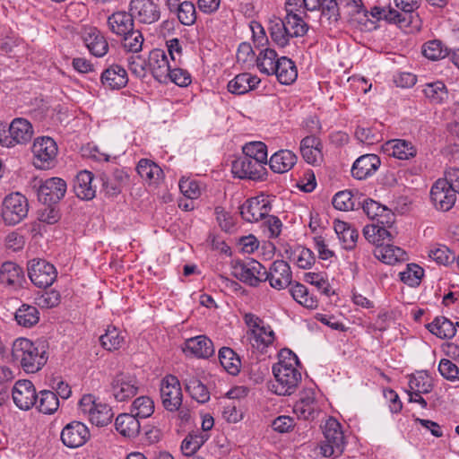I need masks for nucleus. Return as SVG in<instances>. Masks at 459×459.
Instances as JSON below:
<instances>
[{
    "instance_id": "1",
    "label": "nucleus",
    "mask_w": 459,
    "mask_h": 459,
    "mask_svg": "<svg viewBox=\"0 0 459 459\" xmlns=\"http://www.w3.org/2000/svg\"><path fill=\"white\" fill-rule=\"evenodd\" d=\"M45 351L39 348L29 339L18 338L13 343L12 357L26 373L38 372L47 361Z\"/></svg>"
},
{
    "instance_id": "2",
    "label": "nucleus",
    "mask_w": 459,
    "mask_h": 459,
    "mask_svg": "<svg viewBox=\"0 0 459 459\" xmlns=\"http://www.w3.org/2000/svg\"><path fill=\"white\" fill-rule=\"evenodd\" d=\"M325 441L320 445V451L325 457H337L344 450V436L341 424L333 418H329L324 426Z\"/></svg>"
},
{
    "instance_id": "3",
    "label": "nucleus",
    "mask_w": 459,
    "mask_h": 459,
    "mask_svg": "<svg viewBox=\"0 0 459 459\" xmlns=\"http://www.w3.org/2000/svg\"><path fill=\"white\" fill-rule=\"evenodd\" d=\"M273 373L275 381L271 384V390L278 395L292 394L301 382V373L297 368L273 366Z\"/></svg>"
},
{
    "instance_id": "4",
    "label": "nucleus",
    "mask_w": 459,
    "mask_h": 459,
    "mask_svg": "<svg viewBox=\"0 0 459 459\" xmlns=\"http://www.w3.org/2000/svg\"><path fill=\"white\" fill-rule=\"evenodd\" d=\"M233 275L242 282L256 287L264 281L265 267L256 260H232Z\"/></svg>"
},
{
    "instance_id": "5",
    "label": "nucleus",
    "mask_w": 459,
    "mask_h": 459,
    "mask_svg": "<svg viewBox=\"0 0 459 459\" xmlns=\"http://www.w3.org/2000/svg\"><path fill=\"white\" fill-rule=\"evenodd\" d=\"M32 153L34 166L37 169H48L56 163L57 145L51 137H39L33 143Z\"/></svg>"
},
{
    "instance_id": "6",
    "label": "nucleus",
    "mask_w": 459,
    "mask_h": 459,
    "mask_svg": "<svg viewBox=\"0 0 459 459\" xmlns=\"http://www.w3.org/2000/svg\"><path fill=\"white\" fill-rule=\"evenodd\" d=\"M28 211L27 198L19 193L11 194L4 199L2 217L7 225L20 223L27 216Z\"/></svg>"
},
{
    "instance_id": "7",
    "label": "nucleus",
    "mask_w": 459,
    "mask_h": 459,
    "mask_svg": "<svg viewBox=\"0 0 459 459\" xmlns=\"http://www.w3.org/2000/svg\"><path fill=\"white\" fill-rule=\"evenodd\" d=\"M28 275L38 288L46 289L53 284L57 276L55 266L43 259H33L28 263Z\"/></svg>"
},
{
    "instance_id": "8",
    "label": "nucleus",
    "mask_w": 459,
    "mask_h": 459,
    "mask_svg": "<svg viewBox=\"0 0 459 459\" xmlns=\"http://www.w3.org/2000/svg\"><path fill=\"white\" fill-rule=\"evenodd\" d=\"M160 398L164 408L177 411L182 404V390L179 380L172 375L166 376L160 384Z\"/></svg>"
},
{
    "instance_id": "9",
    "label": "nucleus",
    "mask_w": 459,
    "mask_h": 459,
    "mask_svg": "<svg viewBox=\"0 0 459 459\" xmlns=\"http://www.w3.org/2000/svg\"><path fill=\"white\" fill-rule=\"evenodd\" d=\"M66 183L60 178L40 180L38 186V198L43 204H56L65 195Z\"/></svg>"
},
{
    "instance_id": "10",
    "label": "nucleus",
    "mask_w": 459,
    "mask_h": 459,
    "mask_svg": "<svg viewBox=\"0 0 459 459\" xmlns=\"http://www.w3.org/2000/svg\"><path fill=\"white\" fill-rule=\"evenodd\" d=\"M139 385L134 376L126 373L117 374L111 382V392L117 402H125L138 393Z\"/></svg>"
},
{
    "instance_id": "11",
    "label": "nucleus",
    "mask_w": 459,
    "mask_h": 459,
    "mask_svg": "<svg viewBox=\"0 0 459 459\" xmlns=\"http://www.w3.org/2000/svg\"><path fill=\"white\" fill-rule=\"evenodd\" d=\"M265 163L248 157H239L232 163V172L239 178L262 180L266 174Z\"/></svg>"
},
{
    "instance_id": "12",
    "label": "nucleus",
    "mask_w": 459,
    "mask_h": 459,
    "mask_svg": "<svg viewBox=\"0 0 459 459\" xmlns=\"http://www.w3.org/2000/svg\"><path fill=\"white\" fill-rule=\"evenodd\" d=\"M15 405L23 411L30 409L37 404L38 394L32 382L27 379L18 380L12 391Z\"/></svg>"
},
{
    "instance_id": "13",
    "label": "nucleus",
    "mask_w": 459,
    "mask_h": 459,
    "mask_svg": "<svg viewBox=\"0 0 459 459\" xmlns=\"http://www.w3.org/2000/svg\"><path fill=\"white\" fill-rule=\"evenodd\" d=\"M430 199L437 210L447 212L455 205L456 195L449 187L447 181L439 178L431 187Z\"/></svg>"
},
{
    "instance_id": "14",
    "label": "nucleus",
    "mask_w": 459,
    "mask_h": 459,
    "mask_svg": "<svg viewBox=\"0 0 459 459\" xmlns=\"http://www.w3.org/2000/svg\"><path fill=\"white\" fill-rule=\"evenodd\" d=\"M271 208L264 196L252 197L240 206V214L246 221L257 222L268 215Z\"/></svg>"
},
{
    "instance_id": "15",
    "label": "nucleus",
    "mask_w": 459,
    "mask_h": 459,
    "mask_svg": "<svg viewBox=\"0 0 459 459\" xmlns=\"http://www.w3.org/2000/svg\"><path fill=\"white\" fill-rule=\"evenodd\" d=\"M129 11L140 22L152 24L160 17V7L152 0H131Z\"/></svg>"
},
{
    "instance_id": "16",
    "label": "nucleus",
    "mask_w": 459,
    "mask_h": 459,
    "mask_svg": "<svg viewBox=\"0 0 459 459\" xmlns=\"http://www.w3.org/2000/svg\"><path fill=\"white\" fill-rule=\"evenodd\" d=\"M292 273L289 264L283 260L274 261L269 272L265 270L264 281H269L270 285L277 290H282L290 285Z\"/></svg>"
},
{
    "instance_id": "17",
    "label": "nucleus",
    "mask_w": 459,
    "mask_h": 459,
    "mask_svg": "<svg viewBox=\"0 0 459 459\" xmlns=\"http://www.w3.org/2000/svg\"><path fill=\"white\" fill-rule=\"evenodd\" d=\"M90 438V431L85 424L73 421L67 424L61 432L63 444L70 448L82 446Z\"/></svg>"
},
{
    "instance_id": "18",
    "label": "nucleus",
    "mask_w": 459,
    "mask_h": 459,
    "mask_svg": "<svg viewBox=\"0 0 459 459\" xmlns=\"http://www.w3.org/2000/svg\"><path fill=\"white\" fill-rule=\"evenodd\" d=\"M107 25L111 33L117 37L127 35L134 28V14L126 11H117L107 19Z\"/></svg>"
},
{
    "instance_id": "19",
    "label": "nucleus",
    "mask_w": 459,
    "mask_h": 459,
    "mask_svg": "<svg viewBox=\"0 0 459 459\" xmlns=\"http://www.w3.org/2000/svg\"><path fill=\"white\" fill-rule=\"evenodd\" d=\"M380 164V158L376 154L361 155L354 161L351 175L359 180L366 179L378 169Z\"/></svg>"
},
{
    "instance_id": "20",
    "label": "nucleus",
    "mask_w": 459,
    "mask_h": 459,
    "mask_svg": "<svg viewBox=\"0 0 459 459\" xmlns=\"http://www.w3.org/2000/svg\"><path fill=\"white\" fill-rule=\"evenodd\" d=\"M149 65L153 77L160 82H167L171 66L163 49L155 48L150 52Z\"/></svg>"
},
{
    "instance_id": "21",
    "label": "nucleus",
    "mask_w": 459,
    "mask_h": 459,
    "mask_svg": "<svg viewBox=\"0 0 459 459\" xmlns=\"http://www.w3.org/2000/svg\"><path fill=\"white\" fill-rule=\"evenodd\" d=\"M183 351L196 358L208 359L214 354L212 342L205 335L189 338L185 342Z\"/></svg>"
},
{
    "instance_id": "22",
    "label": "nucleus",
    "mask_w": 459,
    "mask_h": 459,
    "mask_svg": "<svg viewBox=\"0 0 459 459\" xmlns=\"http://www.w3.org/2000/svg\"><path fill=\"white\" fill-rule=\"evenodd\" d=\"M100 81L105 88L120 90L128 82L127 73L122 66L113 65L102 72Z\"/></svg>"
},
{
    "instance_id": "23",
    "label": "nucleus",
    "mask_w": 459,
    "mask_h": 459,
    "mask_svg": "<svg viewBox=\"0 0 459 459\" xmlns=\"http://www.w3.org/2000/svg\"><path fill=\"white\" fill-rule=\"evenodd\" d=\"M83 41L90 53L97 57L104 56L108 51V43L106 37L95 27L85 31Z\"/></svg>"
},
{
    "instance_id": "24",
    "label": "nucleus",
    "mask_w": 459,
    "mask_h": 459,
    "mask_svg": "<svg viewBox=\"0 0 459 459\" xmlns=\"http://www.w3.org/2000/svg\"><path fill=\"white\" fill-rule=\"evenodd\" d=\"M102 186L107 195L117 196L122 191V187L128 181V175L120 169H116L110 175L102 174L100 176Z\"/></svg>"
},
{
    "instance_id": "25",
    "label": "nucleus",
    "mask_w": 459,
    "mask_h": 459,
    "mask_svg": "<svg viewBox=\"0 0 459 459\" xmlns=\"http://www.w3.org/2000/svg\"><path fill=\"white\" fill-rule=\"evenodd\" d=\"M273 74L276 75L281 84L289 85L297 79V67L291 59L281 56L277 58Z\"/></svg>"
},
{
    "instance_id": "26",
    "label": "nucleus",
    "mask_w": 459,
    "mask_h": 459,
    "mask_svg": "<svg viewBox=\"0 0 459 459\" xmlns=\"http://www.w3.org/2000/svg\"><path fill=\"white\" fill-rule=\"evenodd\" d=\"M93 174L88 170L80 171L74 184L75 195L82 200H91L95 197L96 190L91 186Z\"/></svg>"
},
{
    "instance_id": "27",
    "label": "nucleus",
    "mask_w": 459,
    "mask_h": 459,
    "mask_svg": "<svg viewBox=\"0 0 459 459\" xmlns=\"http://www.w3.org/2000/svg\"><path fill=\"white\" fill-rule=\"evenodd\" d=\"M260 82L257 76L249 73H242L229 82L228 90L233 94L242 95L255 89Z\"/></svg>"
},
{
    "instance_id": "28",
    "label": "nucleus",
    "mask_w": 459,
    "mask_h": 459,
    "mask_svg": "<svg viewBox=\"0 0 459 459\" xmlns=\"http://www.w3.org/2000/svg\"><path fill=\"white\" fill-rule=\"evenodd\" d=\"M116 429L126 437H135L140 433V422L133 413L119 414L115 421Z\"/></svg>"
},
{
    "instance_id": "29",
    "label": "nucleus",
    "mask_w": 459,
    "mask_h": 459,
    "mask_svg": "<svg viewBox=\"0 0 459 459\" xmlns=\"http://www.w3.org/2000/svg\"><path fill=\"white\" fill-rule=\"evenodd\" d=\"M321 143L315 136H307L300 143V152L309 164H318L322 160Z\"/></svg>"
},
{
    "instance_id": "30",
    "label": "nucleus",
    "mask_w": 459,
    "mask_h": 459,
    "mask_svg": "<svg viewBox=\"0 0 459 459\" xmlns=\"http://www.w3.org/2000/svg\"><path fill=\"white\" fill-rule=\"evenodd\" d=\"M297 162V156L289 150H281L272 155L269 160L271 169L275 173L289 171Z\"/></svg>"
},
{
    "instance_id": "31",
    "label": "nucleus",
    "mask_w": 459,
    "mask_h": 459,
    "mask_svg": "<svg viewBox=\"0 0 459 459\" xmlns=\"http://www.w3.org/2000/svg\"><path fill=\"white\" fill-rule=\"evenodd\" d=\"M375 256L387 264H394L397 262L406 260V253L399 247L391 244H381L374 251Z\"/></svg>"
},
{
    "instance_id": "32",
    "label": "nucleus",
    "mask_w": 459,
    "mask_h": 459,
    "mask_svg": "<svg viewBox=\"0 0 459 459\" xmlns=\"http://www.w3.org/2000/svg\"><path fill=\"white\" fill-rule=\"evenodd\" d=\"M386 151L389 154L399 160H409L416 156L417 149L409 141L394 139L386 143Z\"/></svg>"
},
{
    "instance_id": "33",
    "label": "nucleus",
    "mask_w": 459,
    "mask_h": 459,
    "mask_svg": "<svg viewBox=\"0 0 459 459\" xmlns=\"http://www.w3.org/2000/svg\"><path fill=\"white\" fill-rule=\"evenodd\" d=\"M426 327L431 333L440 339H450L456 333L455 325L445 316H437Z\"/></svg>"
},
{
    "instance_id": "34",
    "label": "nucleus",
    "mask_w": 459,
    "mask_h": 459,
    "mask_svg": "<svg viewBox=\"0 0 459 459\" xmlns=\"http://www.w3.org/2000/svg\"><path fill=\"white\" fill-rule=\"evenodd\" d=\"M247 334L252 346L261 351H264L274 341V333L270 327L261 326L251 329Z\"/></svg>"
},
{
    "instance_id": "35",
    "label": "nucleus",
    "mask_w": 459,
    "mask_h": 459,
    "mask_svg": "<svg viewBox=\"0 0 459 459\" xmlns=\"http://www.w3.org/2000/svg\"><path fill=\"white\" fill-rule=\"evenodd\" d=\"M23 280L22 269L13 262H5L0 268V281L10 286H19Z\"/></svg>"
},
{
    "instance_id": "36",
    "label": "nucleus",
    "mask_w": 459,
    "mask_h": 459,
    "mask_svg": "<svg viewBox=\"0 0 459 459\" xmlns=\"http://www.w3.org/2000/svg\"><path fill=\"white\" fill-rule=\"evenodd\" d=\"M316 400L314 393L311 390L305 391L301 394L299 400L294 405V412L298 417L304 420L314 418Z\"/></svg>"
},
{
    "instance_id": "37",
    "label": "nucleus",
    "mask_w": 459,
    "mask_h": 459,
    "mask_svg": "<svg viewBox=\"0 0 459 459\" xmlns=\"http://www.w3.org/2000/svg\"><path fill=\"white\" fill-rule=\"evenodd\" d=\"M186 390L191 397L200 403H204L210 399V393L205 385L197 377H189L184 380Z\"/></svg>"
},
{
    "instance_id": "38",
    "label": "nucleus",
    "mask_w": 459,
    "mask_h": 459,
    "mask_svg": "<svg viewBox=\"0 0 459 459\" xmlns=\"http://www.w3.org/2000/svg\"><path fill=\"white\" fill-rule=\"evenodd\" d=\"M15 320L18 325L30 328L39 320V312L34 306L23 304L15 312Z\"/></svg>"
},
{
    "instance_id": "39",
    "label": "nucleus",
    "mask_w": 459,
    "mask_h": 459,
    "mask_svg": "<svg viewBox=\"0 0 459 459\" xmlns=\"http://www.w3.org/2000/svg\"><path fill=\"white\" fill-rule=\"evenodd\" d=\"M281 22H284L286 29L289 30V36L291 38L303 37L308 30V25L296 13H286L285 18Z\"/></svg>"
},
{
    "instance_id": "40",
    "label": "nucleus",
    "mask_w": 459,
    "mask_h": 459,
    "mask_svg": "<svg viewBox=\"0 0 459 459\" xmlns=\"http://www.w3.org/2000/svg\"><path fill=\"white\" fill-rule=\"evenodd\" d=\"M114 417L111 407L101 402H99L92 411L88 415L91 422L96 426H107Z\"/></svg>"
},
{
    "instance_id": "41",
    "label": "nucleus",
    "mask_w": 459,
    "mask_h": 459,
    "mask_svg": "<svg viewBox=\"0 0 459 459\" xmlns=\"http://www.w3.org/2000/svg\"><path fill=\"white\" fill-rule=\"evenodd\" d=\"M423 92L431 104H442L448 98L447 89L440 81L427 83Z\"/></svg>"
},
{
    "instance_id": "42",
    "label": "nucleus",
    "mask_w": 459,
    "mask_h": 459,
    "mask_svg": "<svg viewBox=\"0 0 459 459\" xmlns=\"http://www.w3.org/2000/svg\"><path fill=\"white\" fill-rule=\"evenodd\" d=\"M289 291L292 298L305 307L310 309L317 307V299L315 296L310 295L307 289L303 284L297 282L292 285Z\"/></svg>"
},
{
    "instance_id": "43",
    "label": "nucleus",
    "mask_w": 459,
    "mask_h": 459,
    "mask_svg": "<svg viewBox=\"0 0 459 459\" xmlns=\"http://www.w3.org/2000/svg\"><path fill=\"white\" fill-rule=\"evenodd\" d=\"M421 53L426 58L436 61L446 57L448 48L441 40L431 39L422 45Z\"/></svg>"
},
{
    "instance_id": "44",
    "label": "nucleus",
    "mask_w": 459,
    "mask_h": 459,
    "mask_svg": "<svg viewBox=\"0 0 459 459\" xmlns=\"http://www.w3.org/2000/svg\"><path fill=\"white\" fill-rule=\"evenodd\" d=\"M270 23L269 30L272 40L280 48L286 47L291 37L289 36V30L286 29L284 22H281V19L275 18Z\"/></svg>"
},
{
    "instance_id": "45",
    "label": "nucleus",
    "mask_w": 459,
    "mask_h": 459,
    "mask_svg": "<svg viewBox=\"0 0 459 459\" xmlns=\"http://www.w3.org/2000/svg\"><path fill=\"white\" fill-rule=\"evenodd\" d=\"M37 408L45 414L54 413L59 407L56 394L49 390L40 391L38 394Z\"/></svg>"
},
{
    "instance_id": "46",
    "label": "nucleus",
    "mask_w": 459,
    "mask_h": 459,
    "mask_svg": "<svg viewBox=\"0 0 459 459\" xmlns=\"http://www.w3.org/2000/svg\"><path fill=\"white\" fill-rule=\"evenodd\" d=\"M277 53L274 49L266 48L259 53L256 65L259 71L266 75L273 74L277 61Z\"/></svg>"
},
{
    "instance_id": "47",
    "label": "nucleus",
    "mask_w": 459,
    "mask_h": 459,
    "mask_svg": "<svg viewBox=\"0 0 459 459\" xmlns=\"http://www.w3.org/2000/svg\"><path fill=\"white\" fill-rule=\"evenodd\" d=\"M219 360L230 374L237 375L239 372L240 359L232 349L229 347L221 348Z\"/></svg>"
},
{
    "instance_id": "48",
    "label": "nucleus",
    "mask_w": 459,
    "mask_h": 459,
    "mask_svg": "<svg viewBox=\"0 0 459 459\" xmlns=\"http://www.w3.org/2000/svg\"><path fill=\"white\" fill-rule=\"evenodd\" d=\"M125 338L115 326H108L106 333L100 337L101 346L109 351L118 350L124 343Z\"/></svg>"
},
{
    "instance_id": "49",
    "label": "nucleus",
    "mask_w": 459,
    "mask_h": 459,
    "mask_svg": "<svg viewBox=\"0 0 459 459\" xmlns=\"http://www.w3.org/2000/svg\"><path fill=\"white\" fill-rule=\"evenodd\" d=\"M333 205L340 211L358 209L361 202L358 201L350 190L340 191L333 198Z\"/></svg>"
},
{
    "instance_id": "50",
    "label": "nucleus",
    "mask_w": 459,
    "mask_h": 459,
    "mask_svg": "<svg viewBox=\"0 0 459 459\" xmlns=\"http://www.w3.org/2000/svg\"><path fill=\"white\" fill-rule=\"evenodd\" d=\"M136 170L143 179L150 183L158 180L162 174L161 169L147 159H143L138 162Z\"/></svg>"
},
{
    "instance_id": "51",
    "label": "nucleus",
    "mask_w": 459,
    "mask_h": 459,
    "mask_svg": "<svg viewBox=\"0 0 459 459\" xmlns=\"http://www.w3.org/2000/svg\"><path fill=\"white\" fill-rule=\"evenodd\" d=\"M204 433L188 434L181 444L182 453L186 456L193 455L208 439Z\"/></svg>"
},
{
    "instance_id": "52",
    "label": "nucleus",
    "mask_w": 459,
    "mask_h": 459,
    "mask_svg": "<svg viewBox=\"0 0 459 459\" xmlns=\"http://www.w3.org/2000/svg\"><path fill=\"white\" fill-rule=\"evenodd\" d=\"M410 391H413L415 395L419 394H428L431 392L433 385L431 378L429 375L424 372H419L417 375H413L409 380Z\"/></svg>"
},
{
    "instance_id": "53",
    "label": "nucleus",
    "mask_w": 459,
    "mask_h": 459,
    "mask_svg": "<svg viewBox=\"0 0 459 459\" xmlns=\"http://www.w3.org/2000/svg\"><path fill=\"white\" fill-rule=\"evenodd\" d=\"M245 157L267 163V147L262 142H251L243 146Z\"/></svg>"
},
{
    "instance_id": "54",
    "label": "nucleus",
    "mask_w": 459,
    "mask_h": 459,
    "mask_svg": "<svg viewBox=\"0 0 459 459\" xmlns=\"http://www.w3.org/2000/svg\"><path fill=\"white\" fill-rule=\"evenodd\" d=\"M154 411V403L149 396H140L136 398L133 404L131 412L137 418H148Z\"/></svg>"
},
{
    "instance_id": "55",
    "label": "nucleus",
    "mask_w": 459,
    "mask_h": 459,
    "mask_svg": "<svg viewBox=\"0 0 459 459\" xmlns=\"http://www.w3.org/2000/svg\"><path fill=\"white\" fill-rule=\"evenodd\" d=\"M123 48L129 51L137 53L142 50L143 36L140 30L134 28L127 35L120 36Z\"/></svg>"
},
{
    "instance_id": "56",
    "label": "nucleus",
    "mask_w": 459,
    "mask_h": 459,
    "mask_svg": "<svg viewBox=\"0 0 459 459\" xmlns=\"http://www.w3.org/2000/svg\"><path fill=\"white\" fill-rule=\"evenodd\" d=\"M423 274V269L416 264H408L406 270L399 273L401 281L411 287L420 283Z\"/></svg>"
},
{
    "instance_id": "57",
    "label": "nucleus",
    "mask_w": 459,
    "mask_h": 459,
    "mask_svg": "<svg viewBox=\"0 0 459 459\" xmlns=\"http://www.w3.org/2000/svg\"><path fill=\"white\" fill-rule=\"evenodd\" d=\"M178 21L186 26L193 25L196 21V11L195 4L190 1H184L178 11Z\"/></svg>"
},
{
    "instance_id": "58",
    "label": "nucleus",
    "mask_w": 459,
    "mask_h": 459,
    "mask_svg": "<svg viewBox=\"0 0 459 459\" xmlns=\"http://www.w3.org/2000/svg\"><path fill=\"white\" fill-rule=\"evenodd\" d=\"M45 206L39 210L38 220L49 225L56 223L60 218L59 210L56 204H44Z\"/></svg>"
},
{
    "instance_id": "59",
    "label": "nucleus",
    "mask_w": 459,
    "mask_h": 459,
    "mask_svg": "<svg viewBox=\"0 0 459 459\" xmlns=\"http://www.w3.org/2000/svg\"><path fill=\"white\" fill-rule=\"evenodd\" d=\"M305 281L310 283L318 290L322 294L330 296L333 291L331 290V287L327 280H325L320 273H307L305 274Z\"/></svg>"
},
{
    "instance_id": "60",
    "label": "nucleus",
    "mask_w": 459,
    "mask_h": 459,
    "mask_svg": "<svg viewBox=\"0 0 459 459\" xmlns=\"http://www.w3.org/2000/svg\"><path fill=\"white\" fill-rule=\"evenodd\" d=\"M320 8L322 9V15L326 17L330 23L336 22L339 20L340 13L336 0H323Z\"/></svg>"
},
{
    "instance_id": "61",
    "label": "nucleus",
    "mask_w": 459,
    "mask_h": 459,
    "mask_svg": "<svg viewBox=\"0 0 459 459\" xmlns=\"http://www.w3.org/2000/svg\"><path fill=\"white\" fill-rule=\"evenodd\" d=\"M429 255L440 264H447L455 259V255L446 246L431 249Z\"/></svg>"
},
{
    "instance_id": "62",
    "label": "nucleus",
    "mask_w": 459,
    "mask_h": 459,
    "mask_svg": "<svg viewBox=\"0 0 459 459\" xmlns=\"http://www.w3.org/2000/svg\"><path fill=\"white\" fill-rule=\"evenodd\" d=\"M438 371L448 380L459 379V368L449 359H443L440 360Z\"/></svg>"
},
{
    "instance_id": "63",
    "label": "nucleus",
    "mask_w": 459,
    "mask_h": 459,
    "mask_svg": "<svg viewBox=\"0 0 459 459\" xmlns=\"http://www.w3.org/2000/svg\"><path fill=\"white\" fill-rule=\"evenodd\" d=\"M363 212L369 219H376V217L382 216V213L386 211V208L372 199H365L361 204Z\"/></svg>"
},
{
    "instance_id": "64",
    "label": "nucleus",
    "mask_w": 459,
    "mask_h": 459,
    "mask_svg": "<svg viewBox=\"0 0 459 459\" xmlns=\"http://www.w3.org/2000/svg\"><path fill=\"white\" fill-rule=\"evenodd\" d=\"M169 80L180 87H186L191 83L190 74L181 68H171L169 71Z\"/></svg>"
}]
</instances>
